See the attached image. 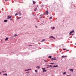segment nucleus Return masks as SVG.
Here are the masks:
<instances>
[{
    "mask_svg": "<svg viewBox=\"0 0 76 76\" xmlns=\"http://www.w3.org/2000/svg\"><path fill=\"white\" fill-rule=\"evenodd\" d=\"M74 32H75V31L72 30V31H71V32H70V33H69V35H71V34H72V33H73Z\"/></svg>",
    "mask_w": 76,
    "mask_h": 76,
    "instance_id": "obj_1",
    "label": "nucleus"
},
{
    "mask_svg": "<svg viewBox=\"0 0 76 76\" xmlns=\"http://www.w3.org/2000/svg\"><path fill=\"white\" fill-rule=\"evenodd\" d=\"M12 16H10L9 17V16H8L7 18H8L7 19H11V18H12Z\"/></svg>",
    "mask_w": 76,
    "mask_h": 76,
    "instance_id": "obj_2",
    "label": "nucleus"
},
{
    "mask_svg": "<svg viewBox=\"0 0 76 76\" xmlns=\"http://www.w3.org/2000/svg\"><path fill=\"white\" fill-rule=\"evenodd\" d=\"M45 13L47 15H48V11H47L46 12H45Z\"/></svg>",
    "mask_w": 76,
    "mask_h": 76,
    "instance_id": "obj_3",
    "label": "nucleus"
},
{
    "mask_svg": "<svg viewBox=\"0 0 76 76\" xmlns=\"http://www.w3.org/2000/svg\"><path fill=\"white\" fill-rule=\"evenodd\" d=\"M57 60L56 59L54 58H52L51 59V60L52 61H53V60Z\"/></svg>",
    "mask_w": 76,
    "mask_h": 76,
    "instance_id": "obj_4",
    "label": "nucleus"
},
{
    "mask_svg": "<svg viewBox=\"0 0 76 76\" xmlns=\"http://www.w3.org/2000/svg\"><path fill=\"white\" fill-rule=\"evenodd\" d=\"M69 70L71 71V72H73V70H74V69H69Z\"/></svg>",
    "mask_w": 76,
    "mask_h": 76,
    "instance_id": "obj_5",
    "label": "nucleus"
},
{
    "mask_svg": "<svg viewBox=\"0 0 76 76\" xmlns=\"http://www.w3.org/2000/svg\"><path fill=\"white\" fill-rule=\"evenodd\" d=\"M49 38H53V39H55V38L54 37H53V36L50 37Z\"/></svg>",
    "mask_w": 76,
    "mask_h": 76,
    "instance_id": "obj_6",
    "label": "nucleus"
},
{
    "mask_svg": "<svg viewBox=\"0 0 76 76\" xmlns=\"http://www.w3.org/2000/svg\"><path fill=\"white\" fill-rule=\"evenodd\" d=\"M58 65H56V66L54 65L53 66V67H58Z\"/></svg>",
    "mask_w": 76,
    "mask_h": 76,
    "instance_id": "obj_7",
    "label": "nucleus"
},
{
    "mask_svg": "<svg viewBox=\"0 0 76 76\" xmlns=\"http://www.w3.org/2000/svg\"><path fill=\"white\" fill-rule=\"evenodd\" d=\"M67 57V56H62V58H64V57Z\"/></svg>",
    "mask_w": 76,
    "mask_h": 76,
    "instance_id": "obj_8",
    "label": "nucleus"
},
{
    "mask_svg": "<svg viewBox=\"0 0 76 76\" xmlns=\"http://www.w3.org/2000/svg\"><path fill=\"white\" fill-rule=\"evenodd\" d=\"M8 39H9V38H8L7 37L5 39V41H7V40H8Z\"/></svg>",
    "mask_w": 76,
    "mask_h": 76,
    "instance_id": "obj_9",
    "label": "nucleus"
},
{
    "mask_svg": "<svg viewBox=\"0 0 76 76\" xmlns=\"http://www.w3.org/2000/svg\"><path fill=\"white\" fill-rule=\"evenodd\" d=\"M36 2H35V1H33V4H35L36 3Z\"/></svg>",
    "mask_w": 76,
    "mask_h": 76,
    "instance_id": "obj_10",
    "label": "nucleus"
},
{
    "mask_svg": "<svg viewBox=\"0 0 76 76\" xmlns=\"http://www.w3.org/2000/svg\"><path fill=\"white\" fill-rule=\"evenodd\" d=\"M3 75H4L5 76H7V74H3Z\"/></svg>",
    "mask_w": 76,
    "mask_h": 76,
    "instance_id": "obj_11",
    "label": "nucleus"
},
{
    "mask_svg": "<svg viewBox=\"0 0 76 76\" xmlns=\"http://www.w3.org/2000/svg\"><path fill=\"white\" fill-rule=\"evenodd\" d=\"M47 66L48 67H53V66L51 65H48Z\"/></svg>",
    "mask_w": 76,
    "mask_h": 76,
    "instance_id": "obj_12",
    "label": "nucleus"
},
{
    "mask_svg": "<svg viewBox=\"0 0 76 76\" xmlns=\"http://www.w3.org/2000/svg\"><path fill=\"white\" fill-rule=\"evenodd\" d=\"M44 61L45 62V63H47L48 62V61H46L45 60H44Z\"/></svg>",
    "mask_w": 76,
    "mask_h": 76,
    "instance_id": "obj_13",
    "label": "nucleus"
},
{
    "mask_svg": "<svg viewBox=\"0 0 76 76\" xmlns=\"http://www.w3.org/2000/svg\"><path fill=\"white\" fill-rule=\"evenodd\" d=\"M46 71H47L46 70H43V72H46Z\"/></svg>",
    "mask_w": 76,
    "mask_h": 76,
    "instance_id": "obj_14",
    "label": "nucleus"
},
{
    "mask_svg": "<svg viewBox=\"0 0 76 76\" xmlns=\"http://www.w3.org/2000/svg\"><path fill=\"white\" fill-rule=\"evenodd\" d=\"M36 68H37V69H39V68H40V67L38 66L36 67Z\"/></svg>",
    "mask_w": 76,
    "mask_h": 76,
    "instance_id": "obj_15",
    "label": "nucleus"
},
{
    "mask_svg": "<svg viewBox=\"0 0 76 76\" xmlns=\"http://www.w3.org/2000/svg\"><path fill=\"white\" fill-rule=\"evenodd\" d=\"M7 21V20H4V22H6Z\"/></svg>",
    "mask_w": 76,
    "mask_h": 76,
    "instance_id": "obj_16",
    "label": "nucleus"
},
{
    "mask_svg": "<svg viewBox=\"0 0 76 76\" xmlns=\"http://www.w3.org/2000/svg\"><path fill=\"white\" fill-rule=\"evenodd\" d=\"M37 10V7H36L35 8L34 10V11H35L36 10Z\"/></svg>",
    "mask_w": 76,
    "mask_h": 76,
    "instance_id": "obj_17",
    "label": "nucleus"
},
{
    "mask_svg": "<svg viewBox=\"0 0 76 76\" xmlns=\"http://www.w3.org/2000/svg\"><path fill=\"white\" fill-rule=\"evenodd\" d=\"M14 37H17V34H15L14 35Z\"/></svg>",
    "mask_w": 76,
    "mask_h": 76,
    "instance_id": "obj_18",
    "label": "nucleus"
},
{
    "mask_svg": "<svg viewBox=\"0 0 76 76\" xmlns=\"http://www.w3.org/2000/svg\"><path fill=\"white\" fill-rule=\"evenodd\" d=\"M51 57H52V56H49L48 57V58H51Z\"/></svg>",
    "mask_w": 76,
    "mask_h": 76,
    "instance_id": "obj_19",
    "label": "nucleus"
},
{
    "mask_svg": "<svg viewBox=\"0 0 76 76\" xmlns=\"http://www.w3.org/2000/svg\"><path fill=\"white\" fill-rule=\"evenodd\" d=\"M65 74H66V72H64L63 73V75H65Z\"/></svg>",
    "mask_w": 76,
    "mask_h": 76,
    "instance_id": "obj_20",
    "label": "nucleus"
},
{
    "mask_svg": "<svg viewBox=\"0 0 76 76\" xmlns=\"http://www.w3.org/2000/svg\"><path fill=\"white\" fill-rule=\"evenodd\" d=\"M18 13H19L20 16L21 15V14H20V12H18Z\"/></svg>",
    "mask_w": 76,
    "mask_h": 76,
    "instance_id": "obj_21",
    "label": "nucleus"
},
{
    "mask_svg": "<svg viewBox=\"0 0 76 76\" xmlns=\"http://www.w3.org/2000/svg\"><path fill=\"white\" fill-rule=\"evenodd\" d=\"M17 15H18V14H15V16H16Z\"/></svg>",
    "mask_w": 76,
    "mask_h": 76,
    "instance_id": "obj_22",
    "label": "nucleus"
},
{
    "mask_svg": "<svg viewBox=\"0 0 76 76\" xmlns=\"http://www.w3.org/2000/svg\"><path fill=\"white\" fill-rule=\"evenodd\" d=\"M45 41V39H43L42 41H41V42H43Z\"/></svg>",
    "mask_w": 76,
    "mask_h": 76,
    "instance_id": "obj_23",
    "label": "nucleus"
},
{
    "mask_svg": "<svg viewBox=\"0 0 76 76\" xmlns=\"http://www.w3.org/2000/svg\"><path fill=\"white\" fill-rule=\"evenodd\" d=\"M53 18V17H51L49 18V19H52Z\"/></svg>",
    "mask_w": 76,
    "mask_h": 76,
    "instance_id": "obj_24",
    "label": "nucleus"
},
{
    "mask_svg": "<svg viewBox=\"0 0 76 76\" xmlns=\"http://www.w3.org/2000/svg\"><path fill=\"white\" fill-rule=\"evenodd\" d=\"M42 70H45V69L44 68H42Z\"/></svg>",
    "mask_w": 76,
    "mask_h": 76,
    "instance_id": "obj_25",
    "label": "nucleus"
},
{
    "mask_svg": "<svg viewBox=\"0 0 76 76\" xmlns=\"http://www.w3.org/2000/svg\"><path fill=\"white\" fill-rule=\"evenodd\" d=\"M25 71H27V72H28V69L27 70V69H26L25 70Z\"/></svg>",
    "mask_w": 76,
    "mask_h": 76,
    "instance_id": "obj_26",
    "label": "nucleus"
},
{
    "mask_svg": "<svg viewBox=\"0 0 76 76\" xmlns=\"http://www.w3.org/2000/svg\"><path fill=\"white\" fill-rule=\"evenodd\" d=\"M28 70H31V69H28Z\"/></svg>",
    "mask_w": 76,
    "mask_h": 76,
    "instance_id": "obj_27",
    "label": "nucleus"
},
{
    "mask_svg": "<svg viewBox=\"0 0 76 76\" xmlns=\"http://www.w3.org/2000/svg\"><path fill=\"white\" fill-rule=\"evenodd\" d=\"M55 28V27H53V29H54Z\"/></svg>",
    "mask_w": 76,
    "mask_h": 76,
    "instance_id": "obj_28",
    "label": "nucleus"
},
{
    "mask_svg": "<svg viewBox=\"0 0 76 76\" xmlns=\"http://www.w3.org/2000/svg\"><path fill=\"white\" fill-rule=\"evenodd\" d=\"M40 16H43V15H40Z\"/></svg>",
    "mask_w": 76,
    "mask_h": 76,
    "instance_id": "obj_29",
    "label": "nucleus"
},
{
    "mask_svg": "<svg viewBox=\"0 0 76 76\" xmlns=\"http://www.w3.org/2000/svg\"><path fill=\"white\" fill-rule=\"evenodd\" d=\"M5 1H7V0H5Z\"/></svg>",
    "mask_w": 76,
    "mask_h": 76,
    "instance_id": "obj_30",
    "label": "nucleus"
},
{
    "mask_svg": "<svg viewBox=\"0 0 76 76\" xmlns=\"http://www.w3.org/2000/svg\"><path fill=\"white\" fill-rule=\"evenodd\" d=\"M35 72H37V70H36L35 71Z\"/></svg>",
    "mask_w": 76,
    "mask_h": 76,
    "instance_id": "obj_31",
    "label": "nucleus"
},
{
    "mask_svg": "<svg viewBox=\"0 0 76 76\" xmlns=\"http://www.w3.org/2000/svg\"><path fill=\"white\" fill-rule=\"evenodd\" d=\"M63 50H66V49H63Z\"/></svg>",
    "mask_w": 76,
    "mask_h": 76,
    "instance_id": "obj_32",
    "label": "nucleus"
},
{
    "mask_svg": "<svg viewBox=\"0 0 76 76\" xmlns=\"http://www.w3.org/2000/svg\"><path fill=\"white\" fill-rule=\"evenodd\" d=\"M2 72L4 73V72H6V71H2Z\"/></svg>",
    "mask_w": 76,
    "mask_h": 76,
    "instance_id": "obj_33",
    "label": "nucleus"
},
{
    "mask_svg": "<svg viewBox=\"0 0 76 76\" xmlns=\"http://www.w3.org/2000/svg\"><path fill=\"white\" fill-rule=\"evenodd\" d=\"M20 17L18 18V19H20Z\"/></svg>",
    "mask_w": 76,
    "mask_h": 76,
    "instance_id": "obj_34",
    "label": "nucleus"
},
{
    "mask_svg": "<svg viewBox=\"0 0 76 76\" xmlns=\"http://www.w3.org/2000/svg\"><path fill=\"white\" fill-rule=\"evenodd\" d=\"M29 46L31 47V46H32V45H29Z\"/></svg>",
    "mask_w": 76,
    "mask_h": 76,
    "instance_id": "obj_35",
    "label": "nucleus"
},
{
    "mask_svg": "<svg viewBox=\"0 0 76 76\" xmlns=\"http://www.w3.org/2000/svg\"><path fill=\"white\" fill-rule=\"evenodd\" d=\"M0 74H1V72H0Z\"/></svg>",
    "mask_w": 76,
    "mask_h": 76,
    "instance_id": "obj_36",
    "label": "nucleus"
},
{
    "mask_svg": "<svg viewBox=\"0 0 76 76\" xmlns=\"http://www.w3.org/2000/svg\"><path fill=\"white\" fill-rule=\"evenodd\" d=\"M41 17H40V18H42V16H40Z\"/></svg>",
    "mask_w": 76,
    "mask_h": 76,
    "instance_id": "obj_37",
    "label": "nucleus"
},
{
    "mask_svg": "<svg viewBox=\"0 0 76 76\" xmlns=\"http://www.w3.org/2000/svg\"><path fill=\"white\" fill-rule=\"evenodd\" d=\"M50 64H52V63H50Z\"/></svg>",
    "mask_w": 76,
    "mask_h": 76,
    "instance_id": "obj_38",
    "label": "nucleus"
},
{
    "mask_svg": "<svg viewBox=\"0 0 76 76\" xmlns=\"http://www.w3.org/2000/svg\"><path fill=\"white\" fill-rule=\"evenodd\" d=\"M66 50L67 51H69V50Z\"/></svg>",
    "mask_w": 76,
    "mask_h": 76,
    "instance_id": "obj_39",
    "label": "nucleus"
},
{
    "mask_svg": "<svg viewBox=\"0 0 76 76\" xmlns=\"http://www.w3.org/2000/svg\"><path fill=\"white\" fill-rule=\"evenodd\" d=\"M52 64H54L53 63H52Z\"/></svg>",
    "mask_w": 76,
    "mask_h": 76,
    "instance_id": "obj_40",
    "label": "nucleus"
},
{
    "mask_svg": "<svg viewBox=\"0 0 76 76\" xmlns=\"http://www.w3.org/2000/svg\"><path fill=\"white\" fill-rule=\"evenodd\" d=\"M72 35H73V34H72Z\"/></svg>",
    "mask_w": 76,
    "mask_h": 76,
    "instance_id": "obj_41",
    "label": "nucleus"
},
{
    "mask_svg": "<svg viewBox=\"0 0 76 76\" xmlns=\"http://www.w3.org/2000/svg\"><path fill=\"white\" fill-rule=\"evenodd\" d=\"M26 73H29V72H26Z\"/></svg>",
    "mask_w": 76,
    "mask_h": 76,
    "instance_id": "obj_42",
    "label": "nucleus"
},
{
    "mask_svg": "<svg viewBox=\"0 0 76 76\" xmlns=\"http://www.w3.org/2000/svg\"><path fill=\"white\" fill-rule=\"evenodd\" d=\"M37 7H38V5H37Z\"/></svg>",
    "mask_w": 76,
    "mask_h": 76,
    "instance_id": "obj_43",
    "label": "nucleus"
},
{
    "mask_svg": "<svg viewBox=\"0 0 76 76\" xmlns=\"http://www.w3.org/2000/svg\"><path fill=\"white\" fill-rule=\"evenodd\" d=\"M67 76H71L70 75H67Z\"/></svg>",
    "mask_w": 76,
    "mask_h": 76,
    "instance_id": "obj_44",
    "label": "nucleus"
},
{
    "mask_svg": "<svg viewBox=\"0 0 76 76\" xmlns=\"http://www.w3.org/2000/svg\"><path fill=\"white\" fill-rule=\"evenodd\" d=\"M12 20V19H10V20Z\"/></svg>",
    "mask_w": 76,
    "mask_h": 76,
    "instance_id": "obj_45",
    "label": "nucleus"
},
{
    "mask_svg": "<svg viewBox=\"0 0 76 76\" xmlns=\"http://www.w3.org/2000/svg\"><path fill=\"white\" fill-rule=\"evenodd\" d=\"M12 38H13V37H12Z\"/></svg>",
    "mask_w": 76,
    "mask_h": 76,
    "instance_id": "obj_46",
    "label": "nucleus"
},
{
    "mask_svg": "<svg viewBox=\"0 0 76 76\" xmlns=\"http://www.w3.org/2000/svg\"><path fill=\"white\" fill-rule=\"evenodd\" d=\"M43 15H44V14H43Z\"/></svg>",
    "mask_w": 76,
    "mask_h": 76,
    "instance_id": "obj_47",
    "label": "nucleus"
},
{
    "mask_svg": "<svg viewBox=\"0 0 76 76\" xmlns=\"http://www.w3.org/2000/svg\"><path fill=\"white\" fill-rule=\"evenodd\" d=\"M52 76H53L52 75Z\"/></svg>",
    "mask_w": 76,
    "mask_h": 76,
    "instance_id": "obj_48",
    "label": "nucleus"
}]
</instances>
